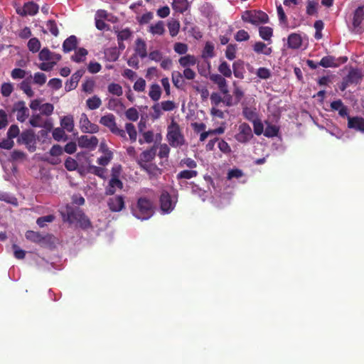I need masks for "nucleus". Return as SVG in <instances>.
Segmentation results:
<instances>
[{"label":"nucleus","mask_w":364,"mask_h":364,"mask_svg":"<svg viewBox=\"0 0 364 364\" xmlns=\"http://www.w3.org/2000/svg\"><path fill=\"white\" fill-rule=\"evenodd\" d=\"M242 19L245 23H267L269 21L266 13L257 10H249L243 12Z\"/></svg>","instance_id":"f257e3e1"},{"label":"nucleus","mask_w":364,"mask_h":364,"mask_svg":"<svg viewBox=\"0 0 364 364\" xmlns=\"http://www.w3.org/2000/svg\"><path fill=\"white\" fill-rule=\"evenodd\" d=\"M39 9V6L33 1H28L23 4V6L16 5V13L21 16H33Z\"/></svg>","instance_id":"f03ea898"},{"label":"nucleus","mask_w":364,"mask_h":364,"mask_svg":"<svg viewBox=\"0 0 364 364\" xmlns=\"http://www.w3.org/2000/svg\"><path fill=\"white\" fill-rule=\"evenodd\" d=\"M117 21V19L114 16L105 10H98L95 14V23H105V21L115 23Z\"/></svg>","instance_id":"7ed1b4c3"},{"label":"nucleus","mask_w":364,"mask_h":364,"mask_svg":"<svg viewBox=\"0 0 364 364\" xmlns=\"http://www.w3.org/2000/svg\"><path fill=\"white\" fill-rule=\"evenodd\" d=\"M200 11L208 21H217L216 15L213 11V6L208 3L204 4L200 9Z\"/></svg>","instance_id":"20e7f679"},{"label":"nucleus","mask_w":364,"mask_h":364,"mask_svg":"<svg viewBox=\"0 0 364 364\" xmlns=\"http://www.w3.org/2000/svg\"><path fill=\"white\" fill-rule=\"evenodd\" d=\"M189 7V3L187 0H173L172 8L176 13L183 14Z\"/></svg>","instance_id":"39448f33"},{"label":"nucleus","mask_w":364,"mask_h":364,"mask_svg":"<svg viewBox=\"0 0 364 364\" xmlns=\"http://www.w3.org/2000/svg\"><path fill=\"white\" fill-rule=\"evenodd\" d=\"M318 2L314 0H308L307 6H306V13L307 14L312 16L314 15L318 9Z\"/></svg>","instance_id":"423d86ee"},{"label":"nucleus","mask_w":364,"mask_h":364,"mask_svg":"<svg viewBox=\"0 0 364 364\" xmlns=\"http://www.w3.org/2000/svg\"><path fill=\"white\" fill-rule=\"evenodd\" d=\"M364 19V6H359L354 13L353 23H361Z\"/></svg>","instance_id":"0eeeda50"},{"label":"nucleus","mask_w":364,"mask_h":364,"mask_svg":"<svg viewBox=\"0 0 364 364\" xmlns=\"http://www.w3.org/2000/svg\"><path fill=\"white\" fill-rule=\"evenodd\" d=\"M170 14V9L168 6H163L157 10V15L161 18H165Z\"/></svg>","instance_id":"6e6552de"},{"label":"nucleus","mask_w":364,"mask_h":364,"mask_svg":"<svg viewBox=\"0 0 364 364\" xmlns=\"http://www.w3.org/2000/svg\"><path fill=\"white\" fill-rule=\"evenodd\" d=\"M277 15L279 17V19L281 22H284L287 20L286 14L284 13V11L282 6V5H279L277 6Z\"/></svg>","instance_id":"1a4fd4ad"},{"label":"nucleus","mask_w":364,"mask_h":364,"mask_svg":"<svg viewBox=\"0 0 364 364\" xmlns=\"http://www.w3.org/2000/svg\"><path fill=\"white\" fill-rule=\"evenodd\" d=\"M154 14L151 12H147L141 16V19L139 23H148L153 18Z\"/></svg>","instance_id":"9d476101"},{"label":"nucleus","mask_w":364,"mask_h":364,"mask_svg":"<svg viewBox=\"0 0 364 364\" xmlns=\"http://www.w3.org/2000/svg\"><path fill=\"white\" fill-rule=\"evenodd\" d=\"M301 0H284V4L285 6H291L292 5H297Z\"/></svg>","instance_id":"9b49d317"},{"label":"nucleus","mask_w":364,"mask_h":364,"mask_svg":"<svg viewBox=\"0 0 364 364\" xmlns=\"http://www.w3.org/2000/svg\"><path fill=\"white\" fill-rule=\"evenodd\" d=\"M321 4L327 7H329L333 4V0H322Z\"/></svg>","instance_id":"f8f14e48"},{"label":"nucleus","mask_w":364,"mask_h":364,"mask_svg":"<svg viewBox=\"0 0 364 364\" xmlns=\"http://www.w3.org/2000/svg\"><path fill=\"white\" fill-rule=\"evenodd\" d=\"M41 11H42V13L46 14H48L49 6L47 4L44 5L41 8Z\"/></svg>","instance_id":"ddd939ff"},{"label":"nucleus","mask_w":364,"mask_h":364,"mask_svg":"<svg viewBox=\"0 0 364 364\" xmlns=\"http://www.w3.org/2000/svg\"><path fill=\"white\" fill-rule=\"evenodd\" d=\"M46 23H55V20L53 19V18H49L48 20L46 21Z\"/></svg>","instance_id":"4468645a"},{"label":"nucleus","mask_w":364,"mask_h":364,"mask_svg":"<svg viewBox=\"0 0 364 364\" xmlns=\"http://www.w3.org/2000/svg\"><path fill=\"white\" fill-rule=\"evenodd\" d=\"M315 23H323V22H322V21H321V20H318V21H316Z\"/></svg>","instance_id":"2eb2a0df"},{"label":"nucleus","mask_w":364,"mask_h":364,"mask_svg":"<svg viewBox=\"0 0 364 364\" xmlns=\"http://www.w3.org/2000/svg\"><path fill=\"white\" fill-rule=\"evenodd\" d=\"M173 23H178V21H174Z\"/></svg>","instance_id":"dca6fc26"}]
</instances>
